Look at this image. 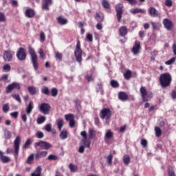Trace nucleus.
Here are the masks:
<instances>
[{"label":"nucleus","instance_id":"nucleus-1","mask_svg":"<svg viewBox=\"0 0 176 176\" xmlns=\"http://www.w3.org/2000/svg\"><path fill=\"white\" fill-rule=\"evenodd\" d=\"M159 82L162 89H167L171 86L173 82V77L170 73H164L160 76Z\"/></svg>","mask_w":176,"mask_h":176},{"label":"nucleus","instance_id":"nucleus-2","mask_svg":"<svg viewBox=\"0 0 176 176\" xmlns=\"http://www.w3.org/2000/svg\"><path fill=\"white\" fill-rule=\"evenodd\" d=\"M28 52L30 56L31 63L33 65L34 71H38L39 68V63H38V55L35 52V50L31 45L28 46Z\"/></svg>","mask_w":176,"mask_h":176},{"label":"nucleus","instance_id":"nucleus-3","mask_svg":"<svg viewBox=\"0 0 176 176\" xmlns=\"http://www.w3.org/2000/svg\"><path fill=\"white\" fill-rule=\"evenodd\" d=\"M140 91L143 102H148V101H151V99L153 98V93L146 91V88L144 86L140 87Z\"/></svg>","mask_w":176,"mask_h":176},{"label":"nucleus","instance_id":"nucleus-4","mask_svg":"<svg viewBox=\"0 0 176 176\" xmlns=\"http://www.w3.org/2000/svg\"><path fill=\"white\" fill-rule=\"evenodd\" d=\"M83 54V51L82 48H80V41L78 40L76 45V48L74 50V56L77 63L82 65V61L83 59L82 58V54Z\"/></svg>","mask_w":176,"mask_h":176},{"label":"nucleus","instance_id":"nucleus-5","mask_svg":"<svg viewBox=\"0 0 176 176\" xmlns=\"http://www.w3.org/2000/svg\"><path fill=\"white\" fill-rule=\"evenodd\" d=\"M16 56L19 61H25L27 60V51L24 47H21L17 50Z\"/></svg>","mask_w":176,"mask_h":176},{"label":"nucleus","instance_id":"nucleus-6","mask_svg":"<svg viewBox=\"0 0 176 176\" xmlns=\"http://www.w3.org/2000/svg\"><path fill=\"white\" fill-rule=\"evenodd\" d=\"M21 144V136L18 135L14 140V156L17 157L20 152V144Z\"/></svg>","mask_w":176,"mask_h":176},{"label":"nucleus","instance_id":"nucleus-7","mask_svg":"<svg viewBox=\"0 0 176 176\" xmlns=\"http://www.w3.org/2000/svg\"><path fill=\"white\" fill-rule=\"evenodd\" d=\"M112 116V111L109 108H104L100 113V119H104L106 118V122H109Z\"/></svg>","mask_w":176,"mask_h":176},{"label":"nucleus","instance_id":"nucleus-8","mask_svg":"<svg viewBox=\"0 0 176 176\" xmlns=\"http://www.w3.org/2000/svg\"><path fill=\"white\" fill-rule=\"evenodd\" d=\"M38 146L41 149H45V151H49L50 148H53V145L43 140H40L39 142L34 143V148H38Z\"/></svg>","mask_w":176,"mask_h":176},{"label":"nucleus","instance_id":"nucleus-9","mask_svg":"<svg viewBox=\"0 0 176 176\" xmlns=\"http://www.w3.org/2000/svg\"><path fill=\"white\" fill-rule=\"evenodd\" d=\"M52 109V107L49 103H41L39 107L40 112H42L44 115H49L50 113V110Z\"/></svg>","mask_w":176,"mask_h":176},{"label":"nucleus","instance_id":"nucleus-10","mask_svg":"<svg viewBox=\"0 0 176 176\" xmlns=\"http://www.w3.org/2000/svg\"><path fill=\"white\" fill-rule=\"evenodd\" d=\"M123 4L118 3L116 6V12L118 23L122 21V16L123 15Z\"/></svg>","mask_w":176,"mask_h":176},{"label":"nucleus","instance_id":"nucleus-11","mask_svg":"<svg viewBox=\"0 0 176 176\" xmlns=\"http://www.w3.org/2000/svg\"><path fill=\"white\" fill-rule=\"evenodd\" d=\"M80 135L82 136V144L86 148H90L91 142L90 140H87V133L86 131H82L80 133Z\"/></svg>","mask_w":176,"mask_h":176},{"label":"nucleus","instance_id":"nucleus-12","mask_svg":"<svg viewBox=\"0 0 176 176\" xmlns=\"http://www.w3.org/2000/svg\"><path fill=\"white\" fill-rule=\"evenodd\" d=\"M51 5H53V0H42V10H50Z\"/></svg>","mask_w":176,"mask_h":176},{"label":"nucleus","instance_id":"nucleus-13","mask_svg":"<svg viewBox=\"0 0 176 176\" xmlns=\"http://www.w3.org/2000/svg\"><path fill=\"white\" fill-rule=\"evenodd\" d=\"M14 89H17L18 90H20L21 87L20 84L17 82H12L11 85H8L6 89V93L9 94L12 91V90H14Z\"/></svg>","mask_w":176,"mask_h":176},{"label":"nucleus","instance_id":"nucleus-14","mask_svg":"<svg viewBox=\"0 0 176 176\" xmlns=\"http://www.w3.org/2000/svg\"><path fill=\"white\" fill-rule=\"evenodd\" d=\"M3 58L4 61L10 62L13 60V54H12V51L10 50H6L4 52Z\"/></svg>","mask_w":176,"mask_h":176},{"label":"nucleus","instance_id":"nucleus-15","mask_svg":"<svg viewBox=\"0 0 176 176\" xmlns=\"http://www.w3.org/2000/svg\"><path fill=\"white\" fill-rule=\"evenodd\" d=\"M163 24H164V27L168 30V31H171V30H173V21H171V20L166 18L163 20L162 21Z\"/></svg>","mask_w":176,"mask_h":176},{"label":"nucleus","instance_id":"nucleus-16","mask_svg":"<svg viewBox=\"0 0 176 176\" xmlns=\"http://www.w3.org/2000/svg\"><path fill=\"white\" fill-rule=\"evenodd\" d=\"M131 50L132 53L135 56H137V54H138L141 50V43L139 41H136Z\"/></svg>","mask_w":176,"mask_h":176},{"label":"nucleus","instance_id":"nucleus-17","mask_svg":"<svg viewBox=\"0 0 176 176\" xmlns=\"http://www.w3.org/2000/svg\"><path fill=\"white\" fill-rule=\"evenodd\" d=\"M148 14H150L151 17H159L160 16L159 11L154 7H151L148 9Z\"/></svg>","mask_w":176,"mask_h":176},{"label":"nucleus","instance_id":"nucleus-18","mask_svg":"<svg viewBox=\"0 0 176 176\" xmlns=\"http://www.w3.org/2000/svg\"><path fill=\"white\" fill-rule=\"evenodd\" d=\"M47 156V151H38L34 155V158L36 160H39V159H42V157H46Z\"/></svg>","mask_w":176,"mask_h":176},{"label":"nucleus","instance_id":"nucleus-19","mask_svg":"<svg viewBox=\"0 0 176 176\" xmlns=\"http://www.w3.org/2000/svg\"><path fill=\"white\" fill-rule=\"evenodd\" d=\"M118 100L120 101H127L129 100V95L124 91H120L118 93Z\"/></svg>","mask_w":176,"mask_h":176},{"label":"nucleus","instance_id":"nucleus-20","mask_svg":"<svg viewBox=\"0 0 176 176\" xmlns=\"http://www.w3.org/2000/svg\"><path fill=\"white\" fill-rule=\"evenodd\" d=\"M0 160L2 163H9L10 162V157L4 155L3 151H0Z\"/></svg>","mask_w":176,"mask_h":176},{"label":"nucleus","instance_id":"nucleus-21","mask_svg":"<svg viewBox=\"0 0 176 176\" xmlns=\"http://www.w3.org/2000/svg\"><path fill=\"white\" fill-rule=\"evenodd\" d=\"M25 16L28 19H32L35 16V10L29 8L25 10Z\"/></svg>","mask_w":176,"mask_h":176},{"label":"nucleus","instance_id":"nucleus-22","mask_svg":"<svg viewBox=\"0 0 176 176\" xmlns=\"http://www.w3.org/2000/svg\"><path fill=\"white\" fill-rule=\"evenodd\" d=\"M120 36H125L127 35L128 30L126 26H121L118 30Z\"/></svg>","mask_w":176,"mask_h":176},{"label":"nucleus","instance_id":"nucleus-23","mask_svg":"<svg viewBox=\"0 0 176 176\" xmlns=\"http://www.w3.org/2000/svg\"><path fill=\"white\" fill-rule=\"evenodd\" d=\"M57 22L60 25H65V24L68 23V20L65 18H63V16H58L56 18Z\"/></svg>","mask_w":176,"mask_h":176},{"label":"nucleus","instance_id":"nucleus-24","mask_svg":"<svg viewBox=\"0 0 176 176\" xmlns=\"http://www.w3.org/2000/svg\"><path fill=\"white\" fill-rule=\"evenodd\" d=\"M33 109H34V102L32 101H30L26 107L27 114L30 115Z\"/></svg>","mask_w":176,"mask_h":176},{"label":"nucleus","instance_id":"nucleus-25","mask_svg":"<svg viewBox=\"0 0 176 176\" xmlns=\"http://www.w3.org/2000/svg\"><path fill=\"white\" fill-rule=\"evenodd\" d=\"M113 138V132L108 129L104 135V140H111Z\"/></svg>","mask_w":176,"mask_h":176},{"label":"nucleus","instance_id":"nucleus-26","mask_svg":"<svg viewBox=\"0 0 176 176\" xmlns=\"http://www.w3.org/2000/svg\"><path fill=\"white\" fill-rule=\"evenodd\" d=\"M131 13H132L133 14H137V13L145 14L146 13V11L141 8H133L131 10Z\"/></svg>","mask_w":176,"mask_h":176},{"label":"nucleus","instance_id":"nucleus-27","mask_svg":"<svg viewBox=\"0 0 176 176\" xmlns=\"http://www.w3.org/2000/svg\"><path fill=\"white\" fill-rule=\"evenodd\" d=\"M28 90L31 96H35V94L38 91V89L34 87H28Z\"/></svg>","mask_w":176,"mask_h":176},{"label":"nucleus","instance_id":"nucleus-28","mask_svg":"<svg viewBox=\"0 0 176 176\" xmlns=\"http://www.w3.org/2000/svg\"><path fill=\"white\" fill-rule=\"evenodd\" d=\"M102 83H98L96 87V90L97 91V93H100V94H102V96H103L104 94V89L102 88Z\"/></svg>","mask_w":176,"mask_h":176},{"label":"nucleus","instance_id":"nucleus-29","mask_svg":"<svg viewBox=\"0 0 176 176\" xmlns=\"http://www.w3.org/2000/svg\"><path fill=\"white\" fill-rule=\"evenodd\" d=\"M56 126L59 130V131H61L63 129V126H64V120L63 119H58L56 120Z\"/></svg>","mask_w":176,"mask_h":176},{"label":"nucleus","instance_id":"nucleus-30","mask_svg":"<svg viewBox=\"0 0 176 176\" xmlns=\"http://www.w3.org/2000/svg\"><path fill=\"white\" fill-rule=\"evenodd\" d=\"M42 173V168L41 166H38L34 173H32L31 176H41Z\"/></svg>","mask_w":176,"mask_h":176},{"label":"nucleus","instance_id":"nucleus-31","mask_svg":"<svg viewBox=\"0 0 176 176\" xmlns=\"http://www.w3.org/2000/svg\"><path fill=\"white\" fill-rule=\"evenodd\" d=\"M32 144V140L31 139H28L25 144L22 146L23 149H28L30 145Z\"/></svg>","mask_w":176,"mask_h":176},{"label":"nucleus","instance_id":"nucleus-32","mask_svg":"<svg viewBox=\"0 0 176 176\" xmlns=\"http://www.w3.org/2000/svg\"><path fill=\"white\" fill-rule=\"evenodd\" d=\"M59 137L60 140H67L68 138V131H63L60 132Z\"/></svg>","mask_w":176,"mask_h":176},{"label":"nucleus","instance_id":"nucleus-33","mask_svg":"<svg viewBox=\"0 0 176 176\" xmlns=\"http://www.w3.org/2000/svg\"><path fill=\"white\" fill-rule=\"evenodd\" d=\"M41 93L45 96H50V91L49 90V87L46 86L43 87L41 89Z\"/></svg>","mask_w":176,"mask_h":176},{"label":"nucleus","instance_id":"nucleus-34","mask_svg":"<svg viewBox=\"0 0 176 176\" xmlns=\"http://www.w3.org/2000/svg\"><path fill=\"white\" fill-rule=\"evenodd\" d=\"M12 97L19 104H21V98L20 97V95L19 94H12Z\"/></svg>","mask_w":176,"mask_h":176},{"label":"nucleus","instance_id":"nucleus-35","mask_svg":"<svg viewBox=\"0 0 176 176\" xmlns=\"http://www.w3.org/2000/svg\"><path fill=\"white\" fill-rule=\"evenodd\" d=\"M96 135V131L94 129H89V140H93Z\"/></svg>","mask_w":176,"mask_h":176},{"label":"nucleus","instance_id":"nucleus-36","mask_svg":"<svg viewBox=\"0 0 176 176\" xmlns=\"http://www.w3.org/2000/svg\"><path fill=\"white\" fill-rule=\"evenodd\" d=\"M132 74L133 73L130 69L126 70L125 74H124V79H126L127 80H129V79H131Z\"/></svg>","mask_w":176,"mask_h":176},{"label":"nucleus","instance_id":"nucleus-37","mask_svg":"<svg viewBox=\"0 0 176 176\" xmlns=\"http://www.w3.org/2000/svg\"><path fill=\"white\" fill-rule=\"evenodd\" d=\"M69 168L71 173H76V171H78V166L74 165V164H70L69 165Z\"/></svg>","mask_w":176,"mask_h":176},{"label":"nucleus","instance_id":"nucleus-38","mask_svg":"<svg viewBox=\"0 0 176 176\" xmlns=\"http://www.w3.org/2000/svg\"><path fill=\"white\" fill-rule=\"evenodd\" d=\"M102 6H103L104 9H109V8H111V5L109 4V2H108V0H102Z\"/></svg>","mask_w":176,"mask_h":176},{"label":"nucleus","instance_id":"nucleus-39","mask_svg":"<svg viewBox=\"0 0 176 176\" xmlns=\"http://www.w3.org/2000/svg\"><path fill=\"white\" fill-rule=\"evenodd\" d=\"M36 122L37 124H42V123H45V122H46V117L41 116L37 118Z\"/></svg>","mask_w":176,"mask_h":176},{"label":"nucleus","instance_id":"nucleus-40","mask_svg":"<svg viewBox=\"0 0 176 176\" xmlns=\"http://www.w3.org/2000/svg\"><path fill=\"white\" fill-rule=\"evenodd\" d=\"M155 132L156 137H161L162 136V129H160V127L155 126Z\"/></svg>","mask_w":176,"mask_h":176},{"label":"nucleus","instance_id":"nucleus-41","mask_svg":"<svg viewBox=\"0 0 176 176\" xmlns=\"http://www.w3.org/2000/svg\"><path fill=\"white\" fill-rule=\"evenodd\" d=\"M10 69H12V67L9 64H6L3 66V72H10Z\"/></svg>","mask_w":176,"mask_h":176},{"label":"nucleus","instance_id":"nucleus-42","mask_svg":"<svg viewBox=\"0 0 176 176\" xmlns=\"http://www.w3.org/2000/svg\"><path fill=\"white\" fill-rule=\"evenodd\" d=\"M9 109H10L9 103H6L3 105L2 110H3V112H4V113H8V112H9Z\"/></svg>","mask_w":176,"mask_h":176},{"label":"nucleus","instance_id":"nucleus-43","mask_svg":"<svg viewBox=\"0 0 176 176\" xmlns=\"http://www.w3.org/2000/svg\"><path fill=\"white\" fill-rule=\"evenodd\" d=\"M55 58L56 60H58V61H63V54H61L58 52H56L55 53Z\"/></svg>","mask_w":176,"mask_h":176},{"label":"nucleus","instance_id":"nucleus-44","mask_svg":"<svg viewBox=\"0 0 176 176\" xmlns=\"http://www.w3.org/2000/svg\"><path fill=\"white\" fill-rule=\"evenodd\" d=\"M65 120H67L69 122H70L71 120H74V114H71V113L66 114L65 116Z\"/></svg>","mask_w":176,"mask_h":176},{"label":"nucleus","instance_id":"nucleus-45","mask_svg":"<svg viewBox=\"0 0 176 176\" xmlns=\"http://www.w3.org/2000/svg\"><path fill=\"white\" fill-rule=\"evenodd\" d=\"M110 84L111 87H113L114 89H116V87H119V82H118V81L115 80H111Z\"/></svg>","mask_w":176,"mask_h":176},{"label":"nucleus","instance_id":"nucleus-46","mask_svg":"<svg viewBox=\"0 0 176 176\" xmlns=\"http://www.w3.org/2000/svg\"><path fill=\"white\" fill-rule=\"evenodd\" d=\"M35 156V155L34 154H31L28 157V160L26 161V162L28 163V164H32V162H34V157Z\"/></svg>","mask_w":176,"mask_h":176},{"label":"nucleus","instance_id":"nucleus-47","mask_svg":"<svg viewBox=\"0 0 176 176\" xmlns=\"http://www.w3.org/2000/svg\"><path fill=\"white\" fill-rule=\"evenodd\" d=\"M58 94V90L57 88H52L51 90V96L52 97H57V95Z\"/></svg>","mask_w":176,"mask_h":176},{"label":"nucleus","instance_id":"nucleus-48","mask_svg":"<svg viewBox=\"0 0 176 176\" xmlns=\"http://www.w3.org/2000/svg\"><path fill=\"white\" fill-rule=\"evenodd\" d=\"M123 162L124 164H129V163H130V156H129V155H124Z\"/></svg>","mask_w":176,"mask_h":176},{"label":"nucleus","instance_id":"nucleus-49","mask_svg":"<svg viewBox=\"0 0 176 176\" xmlns=\"http://www.w3.org/2000/svg\"><path fill=\"white\" fill-rule=\"evenodd\" d=\"M47 160H58V157L56 155L51 154L47 157Z\"/></svg>","mask_w":176,"mask_h":176},{"label":"nucleus","instance_id":"nucleus-50","mask_svg":"<svg viewBox=\"0 0 176 176\" xmlns=\"http://www.w3.org/2000/svg\"><path fill=\"white\" fill-rule=\"evenodd\" d=\"M173 63H175V57H173L170 60L165 62V64L166 65H171V64H173Z\"/></svg>","mask_w":176,"mask_h":176},{"label":"nucleus","instance_id":"nucleus-51","mask_svg":"<svg viewBox=\"0 0 176 176\" xmlns=\"http://www.w3.org/2000/svg\"><path fill=\"white\" fill-rule=\"evenodd\" d=\"M40 41L41 42H45L46 41V35H45V32H43L40 33Z\"/></svg>","mask_w":176,"mask_h":176},{"label":"nucleus","instance_id":"nucleus-52","mask_svg":"<svg viewBox=\"0 0 176 176\" xmlns=\"http://www.w3.org/2000/svg\"><path fill=\"white\" fill-rule=\"evenodd\" d=\"M6 21V17L5 16V14L2 12H0V23Z\"/></svg>","mask_w":176,"mask_h":176},{"label":"nucleus","instance_id":"nucleus-53","mask_svg":"<svg viewBox=\"0 0 176 176\" xmlns=\"http://www.w3.org/2000/svg\"><path fill=\"white\" fill-rule=\"evenodd\" d=\"M4 138H6V140H10V138H12V135L10 134V132L9 131L5 132Z\"/></svg>","mask_w":176,"mask_h":176},{"label":"nucleus","instance_id":"nucleus-54","mask_svg":"<svg viewBox=\"0 0 176 176\" xmlns=\"http://www.w3.org/2000/svg\"><path fill=\"white\" fill-rule=\"evenodd\" d=\"M36 138L42 139L43 138V137H45V135L43 133L42 131H37V133H36Z\"/></svg>","mask_w":176,"mask_h":176},{"label":"nucleus","instance_id":"nucleus-55","mask_svg":"<svg viewBox=\"0 0 176 176\" xmlns=\"http://www.w3.org/2000/svg\"><path fill=\"white\" fill-rule=\"evenodd\" d=\"M113 159V155L112 154H110L109 156H107V162L108 164H112V160Z\"/></svg>","mask_w":176,"mask_h":176},{"label":"nucleus","instance_id":"nucleus-56","mask_svg":"<svg viewBox=\"0 0 176 176\" xmlns=\"http://www.w3.org/2000/svg\"><path fill=\"white\" fill-rule=\"evenodd\" d=\"M8 79H9V75L5 74V75L2 76L1 80H3V82H5V83H8V82H9Z\"/></svg>","mask_w":176,"mask_h":176},{"label":"nucleus","instance_id":"nucleus-57","mask_svg":"<svg viewBox=\"0 0 176 176\" xmlns=\"http://www.w3.org/2000/svg\"><path fill=\"white\" fill-rule=\"evenodd\" d=\"M125 1V2H127L128 3H129V5L135 6L137 5V0H124Z\"/></svg>","mask_w":176,"mask_h":176},{"label":"nucleus","instance_id":"nucleus-58","mask_svg":"<svg viewBox=\"0 0 176 176\" xmlns=\"http://www.w3.org/2000/svg\"><path fill=\"white\" fill-rule=\"evenodd\" d=\"M141 145L143 148H146V146H148V141H146L145 139H142Z\"/></svg>","mask_w":176,"mask_h":176},{"label":"nucleus","instance_id":"nucleus-59","mask_svg":"<svg viewBox=\"0 0 176 176\" xmlns=\"http://www.w3.org/2000/svg\"><path fill=\"white\" fill-rule=\"evenodd\" d=\"M165 6H168V8H171L173 6V0H166Z\"/></svg>","mask_w":176,"mask_h":176},{"label":"nucleus","instance_id":"nucleus-60","mask_svg":"<svg viewBox=\"0 0 176 176\" xmlns=\"http://www.w3.org/2000/svg\"><path fill=\"white\" fill-rule=\"evenodd\" d=\"M45 130H46L48 132L52 131V124H47L45 126Z\"/></svg>","mask_w":176,"mask_h":176},{"label":"nucleus","instance_id":"nucleus-61","mask_svg":"<svg viewBox=\"0 0 176 176\" xmlns=\"http://www.w3.org/2000/svg\"><path fill=\"white\" fill-rule=\"evenodd\" d=\"M69 124V127H71L72 129H74L76 124L75 118L74 120H70Z\"/></svg>","mask_w":176,"mask_h":176},{"label":"nucleus","instance_id":"nucleus-62","mask_svg":"<svg viewBox=\"0 0 176 176\" xmlns=\"http://www.w3.org/2000/svg\"><path fill=\"white\" fill-rule=\"evenodd\" d=\"M11 4L12 6L17 8V6H19V1H17V0H11Z\"/></svg>","mask_w":176,"mask_h":176},{"label":"nucleus","instance_id":"nucleus-63","mask_svg":"<svg viewBox=\"0 0 176 176\" xmlns=\"http://www.w3.org/2000/svg\"><path fill=\"white\" fill-rule=\"evenodd\" d=\"M85 79L87 80H88L89 82H91V81L94 80V78H93V76H91V75H87L85 76Z\"/></svg>","mask_w":176,"mask_h":176},{"label":"nucleus","instance_id":"nucleus-64","mask_svg":"<svg viewBox=\"0 0 176 176\" xmlns=\"http://www.w3.org/2000/svg\"><path fill=\"white\" fill-rule=\"evenodd\" d=\"M168 175L169 176H175V172L174 171V170L169 169L168 170Z\"/></svg>","mask_w":176,"mask_h":176}]
</instances>
